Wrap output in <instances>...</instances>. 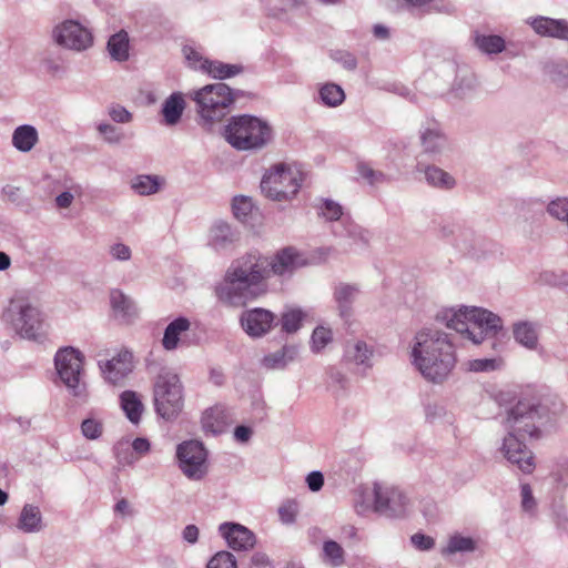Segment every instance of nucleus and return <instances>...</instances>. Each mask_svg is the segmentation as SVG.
I'll use <instances>...</instances> for the list:
<instances>
[{
  "label": "nucleus",
  "instance_id": "obj_6",
  "mask_svg": "<svg viewBox=\"0 0 568 568\" xmlns=\"http://www.w3.org/2000/svg\"><path fill=\"white\" fill-rule=\"evenodd\" d=\"M3 320L21 338L42 341L45 337L43 313L27 296H13L3 312Z\"/></svg>",
  "mask_w": 568,
  "mask_h": 568
},
{
  "label": "nucleus",
  "instance_id": "obj_15",
  "mask_svg": "<svg viewBox=\"0 0 568 568\" xmlns=\"http://www.w3.org/2000/svg\"><path fill=\"white\" fill-rule=\"evenodd\" d=\"M98 365L106 383L122 386L134 369L133 354L128 349H121L110 359L99 361Z\"/></svg>",
  "mask_w": 568,
  "mask_h": 568
},
{
  "label": "nucleus",
  "instance_id": "obj_9",
  "mask_svg": "<svg viewBox=\"0 0 568 568\" xmlns=\"http://www.w3.org/2000/svg\"><path fill=\"white\" fill-rule=\"evenodd\" d=\"M84 355L72 346H64L54 355V367L61 383L69 394L77 398L88 395L87 383L83 379Z\"/></svg>",
  "mask_w": 568,
  "mask_h": 568
},
{
  "label": "nucleus",
  "instance_id": "obj_63",
  "mask_svg": "<svg viewBox=\"0 0 568 568\" xmlns=\"http://www.w3.org/2000/svg\"><path fill=\"white\" fill-rule=\"evenodd\" d=\"M306 484L312 491L321 490L324 485L323 474L318 470L311 471L306 477Z\"/></svg>",
  "mask_w": 568,
  "mask_h": 568
},
{
  "label": "nucleus",
  "instance_id": "obj_58",
  "mask_svg": "<svg viewBox=\"0 0 568 568\" xmlns=\"http://www.w3.org/2000/svg\"><path fill=\"white\" fill-rule=\"evenodd\" d=\"M98 131L109 143H119L123 139V134L118 130V128L109 123H100L98 125Z\"/></svg>",
  "mask_w": 568,
  "mask_h": 568
},
{
  "label": "nucleus",
  "instance_id": "obj_45",
  "mask_svg": "<svg viewBox=\"0 0 568 568\" xmlns=\"http://www.w3.org/2000/svg\"><path fill=\"white\" fill-rule=\"evenodd\" d=\"M357 173L372 186L383 184L388 181V178L384 172L374 170L366 162H359L357 164Z\"/></svg>",
  "mask_w": 568,
  "mask_h": 568
},
{
  "label": "nucleus",
  "instance_id": "obj_46",
  "mask_svg": "<svg viewBox=\"0 0 568 568\" xmlns=\"http://www.w3.org/2000/svg\"><path fill=\"white\" fill-rule=\"evenodd\" d=\"M546 211L554 220L565 223L568 220V197L559 196L551 200Z\"/></svg>",
  "mask_w": 568,
  "mask_h": 568
},
{
  "label": "nucleus",
  "instance_id": "obj_59",
  "mask_svg": "<svg viewBox=\"0 0 568 568\" xmlns=\"http://www.w3.org/2000/svg\"><path fill=\"white\" fill-rule=\"evenodd\" d=\"M413 546L422 551L430 550L435 546V540L427 535L416 532L410 537Z\"/></svg>",
  "mask_w": 568,
  "mask_h": 568
},
{
  "label": "nucleus",
  "instance_id": "obj_57",
  "mask_svg": "<svg viewBox=\"0 0 568 568\" xmlns=\"http://www.w3.org/2000/svg\"><path fill=\"white\" fill-rule=\"evenodd\" d=\"M521 508L528 514H534L537 507L536 500L532 496V490L529 484H521L520 486Z\"/></svg>",
  "mask_w": 568,
  "mask_h": 568
},
{
  "label": "nucleus",
  "instance_id": "obj_60",
  "mask_svg": "<svg viewBox=\"0 0 568 568\" xmlns=\"http://www.w3.org/2000/svg\"><path fill=\"white\" fill-rule=\"evenodd\" d=\"M109 115L116 123H129L132 120V114L119 104L109 108Z\"/></svg>",
  "mask_w": 568,
  "mask_h": 568
},
{
  "label": "nucleus",
  "instance_id": "obj_26",
  "mask_svg": "<svg viewBox=\"0 0 568 568\" xmlns=\"http://www.w3.org/2000/svg\"><path fill=\"white\" fill-rule=\"evenodd\" d=\"M11 142L19 152H30L39 142L38 130L31 124L19 125L12 132Z\"/></svg>",
  "mask_w": 568,
  "mask_h": 568
},
{
  "label": "nucleus",
  "instance_id": "obj_2",
  "mask_svg": "<svg viewBox=\"0 0 568 568\" xmlns=\"http://www.w3.org/2000/svg\"><path fill=\"white\" fill-rule=\"evenodd\" d=\"M267 256L248 252L232 261L216 286L217 298L230 306H243L267 292Z\"/></svg>",
  "mask_w": 568,
  "mask_h": 568
},
{
  "label": "nucleus",
  "instance_id": "obj_24",
  "mask_svg": "<svg viewBox=\"0 0 568 568\" xmlns=\"http://www.w3.org/2000/svg\"><path fill=\"white\" fill-rule=\"evenodd\" d=\"M445 236L453 235V244L464 254L477 256L484 240L473 229L458 226L456 230H452L446 233V227L443 229Z\"/></svg>",
  "mask_w": 568,
  "mask_h": 568
},
{
  "label": "nucleus",
  "instance_id": "obj_34",
  "mask_svg": "<svg viewBox=\"0 0 568 568\" xmlns=\"http://www.w3.org/2000/svg\"><path fill=\"white\" fill-rule=\"evenodd\" d=\"M343 88L334 82H326L318 88L317 101L327 108H336L345 101Z\"/></svg>",
  "mask_w": 568,
  "mask_h": 568
},
{
  "label": "nucleus",
  "instance_id": "obj_54",
  "mask_svg": "<svg viewBox=\"0 0 568 568\" xmlns=\"http://www.w3.org/2000/svg\"><path fill=\"white\" fill-rule=\"evenodd\" d=\"M297 513L298 505L294 500H288L278 508L280 519L285 525L294 524L296 520Z\"/></svg>",
  "mask_w": 568,
  "mask_h": 568
},
{
  "label": "nucleus",
  "instance_id": "obj_1",
  "mask_svg": "<svg viewBox=\"0 0 568 568\" xmlns=\"http://www.w3.org/2000/svg\"><path fill=\"white\" fill-rule=\"evenodd\" d=\"M550 422V416L545 406L532 399H520L507 412L505 427L507 435L504 437L501 453L511 464L525 474H530L535 468L532 453L528 449L526 438H538L541 428Z\"/></svg>",
  "mask_w": 568,
  "mask_h": 568
},
{
  "label": "nucleus",
  "instance_id": "obj_4",
  "mask_svg": "<svg viewBox=\"0 0 568 568\" xmlns=\"http://www.w3.org/2000/svg\"><path fill=\"white\" fill-rule=\"evenodd\" d=\"M446 326L465 335L474 344L496 337L504 328L503 320L495 313L475 306H463L444 313Z\"/></svg>",
  "mask_w": 568,
  "mask_h": 568
},
{
  "label": "nucleus",
  "instance_id": "obj_36",
  "mask_svg": "<svg viewBox=\"0 0 568 568\" xmlns=\"http://www.w3.org/2000/svg\"><path fill=\"white\" fill-rule=\"evenodd\" d=\"M477 542L471 537L455 534L449 537L447 545L443 548V556H450L458 552H473L476 550Z\"/></svg>",
  "mask_w": 568,
  "mask_h": 568
},
{
  "label": "nucleus",
  "instance_id": "obj_61",
  "mask_svg": "<svg viewBox=\"0 0 568 568\" xmlns=\"http://www.w3.org/2000/svg\"><path fill=\"white\" fill-rule=\"evenodd\" d=\"M554 79L562 85H568V62L560 61L554 64Z\"/></svg>",
  "mask_w": 568,
  "mask_h": 568
},
{
  "label": "nucleus",
  "instance_id": "obj_30",
  "mask_svg": "<svg viewBox=\"0 0 568 568\" xmlns=\"http://www.w3.org/2000/svg\"><path fill=\"white\" fill-rule=\"evenodd\" d=\"M191 323L184 317L180 316L169 323L164 329L162 346L165 351H174L179 346L180 336L190 329Z\"/></svg>",
  "mask_w": 568,
  "mask_h": 568
},
{
  "label": "nucleus",
  "instance_id": "obj_35",
  "mask_svg": "<svg viewBox=\"0 0 568 568\" xmlns=\"http://www.w3.org/2000/svg\"><path fill=\"white\" fill-rule=\"evenodd\" d=\"M297 354L295 346H284L282 349L265 355L262 359L264 367L268 369L284 368L288 362H292Z\"/></svg>",
  "mask_w": 568,
  "mask_h": 568
},
{
  "label": "nucleus",
  "instance_id": "obj_10",
  "mask_svg": "<svg viewBox=\"0 0 568 568\" xmlns=\"http://www.w3.org/2000/svg\"><path fill=\"white\" fill-rule=\"evenodd\" d=\"M302 182V173L297 169L280 163L263 175L261 191L270 200L288 201L297 194Z\"/></svg>",
  "mask_w": 568,
  "mask_h": 568
},
{
  "label": "nucleus",
  "instance_id": "obj_41",
  "mask_svg": "<svg viewBox=\"0 0 568 568\" xmlns=\"http://www.w3.org/2000/svg\"><path fill=\"white\" fill-rule=\"evenodd\" d=\"M183 55L186 60L189 68L205 73L207 65L211 62L210 59L205 58L203 53L195 47L185 44L182 48Z\"/></svg>",
  "mask_w": 568,
  "mask_h": 568
},
{
  "label": "nucleus",
  "instance_id": "obj_5",
  "mask_svg": "<svg viewBox=\"0 0 568 568\" xmlns=\"http://www.w3.org/2000/svg\"><path fill=\"white\" fill-rule=\"evenodd\" d=\"M224 135L226 141L239 151H258L271 142L273 130L266 121L243 114L230 120Z\"/></svg>",
  "mask_w": 568,
  "mask_h": 568
},
{
  "label": "nucleus",
  "instance_id": "obj_16",
  "mask_svg": "<svg viewBox=\"0 0 568 568\" xmlns=\"http://www.w3.org/2000/svg\"><path fill=\"white\" fill-rule=\"evenodd\" d=\"M267 278L273 275L291 276L297 268L306 264L304 256L292 246L280 250L273 257L267 256Z\"/></svg>",
  "mask_w": 568,
  "mask_h": 568
},
{
  "label": "nucleus",
  "instance_id": "obj_17",
  "mask_svg": "<svg viewBox=\"0 0 568 568\" xmlns=\"http://www.w3.org/2000/svg\"><path fill=\"white\" fill-rule=\"evenodd\" d=\"M240 242V232L224 221L212 224L207 235V246L216 253H230Z\"/></svg>",
  "mask_w": 568,
  "mask_h": 568
},
{
  "label": "nucleus",
  "instance_id": "obj_52",
  "mask_svg": "<svg viewBox=\"0 0 568 568\" xmlns=\"http://www.w3.org/2000/svg\"><path fill=\"white\" fill-rule=\"evenodd\" d=\"M404 1L412 12H416L418 14H427V13L440 11L439 7L435 3V0H404Z\"/></svg>",
  "mask_w": 568,
  "mask_h": 568
},
{
  "label": "nucleus",
  "instance_id": "obj_11",
  "mask_svg": "<svg viewBox=\"0 0 568 568\" xmlns=\"http://www.w3.org/2000/svg\"><path fill=\"white\" fill-rule=\"evenodd\" d=\"M176 460L183 475L191 480H201L209 470L207 450L202 442L184 440L176 447Z\"/></svg>",
  "mask_w": 568,
  "mask_h": 568
},
{
  "label": "nucleus",
  "instance_id": "obj_13",
  "mask_svg": "<svg viewBox=\"0 0 568 568\" xmlns=\"http://www.w3.org/2000/svg\"><path fill=\"white\" fill-rule=\"evenodd\" d=\"M373 496V508L377 514L388 518H398L406 514L408 499L400 489L375 484Z\"/></svg>",
  "mask_w": 568,
  "mask_h": 568
},
{
  "label": "nucleus",
  "instance_id": "obj_49",
  "mask_svg": "<svg viewBox=\"0 0 568 568\" xmlns=\"http://www.w3.org/2000/svg\"><path fill=\"white\" fill-rule=\"evenodd\" d=\"M232 210L236 219L244 221L253 210L252 200L244 195H237L232 201Z\"/></svg>",
  "mask_w": 568,
  "mask_h": 568
},
{
  "label": "nucleus",
  "instance_id": "obj_42",
  "mask_svg": "<svg viewBox=\"0 0 568 568\" xmlns=\"http://www.w3.org/2000/svg\"><path fill=\"white\" fill-rule=\"evenodd\" d=\"M536 283L554 287H568V272L546 270L538 274Z\"/></svg>",
  "mask_w": 568,
  "mask_h": 568
},
{
  "label": "nucleus",
  "instance_id": "obj_31",
  "mask_svg": "<svg viewBox=\"0 0 568 568\" xmlns=\"http://www.w3.org/2000/svg\"><path fill=\"white\" fill-rule=\"evenodd\" d=\"M110 303L116 317L129 322L138 315L134 301L124 295L120 290L111 291Z\"/></svg>",
  "mask_w": 568,
  "mask_h": 568
},
{
  "label": "nucleus",
  "instance_id": "obj_18",
  "mask_svg": "<svg viewBox=\"0 0 568 568\" xmlns=\"http://www.w3.org/2000/svg\"><path fill=\"white\" fill-rule=\"evenodd\" d=\"M275 322V315L265 308H252L242 313L240 323L243 331L251 337L265 335Z\"/></svg>",
  "mask_w": 568,
  "mask_h": 568
},
{
  "label": "nucleus",
  "instance_id": "obj_38",
  "mask_svg": "<svg viewBox=\"0 0 568 568\" xmlns=\"http://www.w3.org/2000/svg\"><path fill=\"white\" fill-rule=\"evenodd\" d=\"M424 174L425 180L432 186L448 190L455 185V179L438 166L427 165L424 169Z\"/></svg>",
  "mask_w": 568,
  "mask_h": 568
},
{
  "label": "nucleus",
  "instance_id": "obj_19",
  "mask_svg": "<svg viewBox=\"0 0 568 568\" xmlns=\"http://www.w3.org/2000/svg\"><path fill=\"white\" fill-rule=\"evenodd\" d=\"M219 531L234 551H247L256 544L254 532L237 523H223L220 525Z\"/></svg>",
  "mask_w": 568,
  "mask_h": 568
},
{
  "label": "nucleus",
  "instance_id": "obj_3",
  "mask_svg": "<svg viewBox=\"0 0 568 568\" xmlns=\"http://www.w3.org/2000/svg\"><path fill=\"white\" fill-rule=\"evenodd\" d=\"M410 357L422 376L433 383H443L456 364L449 335L436 328H423L416 333Z\"/></svg>",
  "mask_w": 568,
  "mask_h": 568
},
{
  "label": "nucleus",
  "instance_id": "obj_20",
  "mask_svg": "<svg viewBox=\"0 0 568 568\" xmlns=\"http://www.w3.org/2000/svg\"><path fill=\"white\" fill-rule=\"evenodd\" d=\"M526 23L539 37L568 41V20L554 19L545 16L530 17Z\"/></svg>",
  "mask_w": 568,
  "mask_h": 568
},
{
  "label": "nucleus",
  "instance_id": "obj_12",
  "mask_svg": "<svg viewBox=\"0 0 568 568\" xmlns=\"http://www.w3.org/2000/svg\"><path fill=\"white\" fill-rule=\"evenodd\" d=\"M51 37L57 45L74 52H83L93 45L92 32L73 19L58 23Z\"/></svg>",
  "mask_w": 568,
  "mask_h": 568
},
{
  "label": "nucleus",
  "instance_id": "obj_29",
  "mask_svg": "<svg viewBox=\"0 0 568 568\" xmlns=\"http://www.w3.org/2000/svg\"><path fill=\"white\" fill-rule=\"evenodd\" d=\"M185 109V101L181 92H173L163 102L161 114L166 125H175L180 122Z\"/></svg>",
  "mask_w": 568,
  "mask_h": 568
},
{
  "label": "nucleus",
  "instance_id": "obj_14",
  "mask_svg": "<svg viewBox=\"0 0 568 568\" xmlns=\"http://www.w3.org/2000/svg\"><path fill=\"white\" fill-rule=\"evenodd\" d=\"M419 141L423 153L433 160H439L450 151L448 138L435 120H426L420 125Z\"/></svg>",
  "mask_w": 568,
  "mask_h": 568
},
{
  "label": "nucleus",
  "instance_id": "obj_33",
  "mask_svg": "<svg viewBox=\"0 0 568 568\" xmlns=\"http://www.w3.org/2000/svg\"><path fill=\"white\" fill-rule=\"evenodd\" d=\"M164 184V179L153 174H139L130 181L131 189L141 196L158 193Z\"/></svg>",
  "mask_w": 568,
  "mask_h": 568
},
{
  "label": "nucleus",
  "instance_id": "obj_23",
  "mask_svg": "<svg viewBox=\"0 0 568 568\" xmlns=\"http://www.w3.org/2000/svg\"><path fill=\"white\" fill-rule=\"evenodd\" d=\"M359 294L361 288L356 284L341 282L334 286L333 298L343 320L347 321L353 315V305Z\"/></svg>",
  "mask_w": 568,
  "mask_h": 568
},
{
  "label": "nucleus",
  "instance_id": "obj_27",
  "mask_svg": "<svg viewBox=\"0 0 568 568\" xmlns=\"http://www.w3.org/2000/svg\"><path fill=\"white\" fill-rule=\"evenodd\" d=\"M17 528L26 534L42 530L43 521L40 508L32 504H26L18 518Z\"/></svg>",
  "mask_w": 568,
  "mask_h": 568
},
{
  "label": "nucleus",
  "instance_id": "obj_32",
  "mask_svg": "<svg viewBox=\"0 0 568 568\" xmlns=\"http://www.w3.org/2000/svg\"><path fill=\"white\" fill-rule=\"evenodd\" d=\"M106 50L112 60L124 62L130 57V39L125 30L112 34L106 43Z\"/></svg>",
  "mask_w": 568,
  "mask_h": 568
},
{
  "label": "nucleus",
  "instance_id": "obj_47",
  "mask_svg": "<svg viewBox=\"0 0 568 568\" xmlns=\"http://www.w3.org/2000/svg\"><path fill=\"white\" fill-rule=\"evenodd\" d=\"M303 313L300 310H290L282 315V329L286 333H295L301 327Z\"/></svg>",
  "mask_w": 568,
  "mask_h": 568
},
{
  "label": "nucleus",
  "instance_id": "obj_7",
  "mask_svg": "<svg viewBox=\"0 0 568 568\" xmlns=\"http://www.w3.org/2000/svg\"><path fill=\"white\" fill-rule=\"evenodd\" d=\"M190 97L195 102L201 121L210 125L222 121L235 101L234 91L222 82L206 84L194 90Z\"/></svg>",
  "mask_w": 568,
  "mask_h": 568
},
{
  "label": "nucleus",
  "instance_id": "obj_51",
  "mask_svg": "<svg viewBox=\"0 0 568 568\" xmlns=\"http://www.w3.org/2000/svg\"><path fill=\"white\" fill-rule=\"evenodd\" d=\"M333 334L329 328L318 326L312 334V349L314 352L322 351L331 341Z\"/></svg>",
  "mask_w": 568,
  "mask_h": 568
},
{
  "label": "nucleus",
  "instance_id": "obj_56",
  "mask_svg": "<svg viewBox=\"0 0 568 568\" xmlns=\"http://www.w3.org/2000/svg\"><path fill=\"white\" fill-rule=\"evenodd\" d=\"M81 186L78 185V184H73L70 186V189L68 191H64L62 193H60L57 197H55V205L59 209H68L73 200H74V196L75 195H80L81 194Z\"/></svg>",
  "mask_w": 568,
  "mask_h": 568
},
{
  "label": "nucleus",
  "instance_id": "obj_53",
  "mask_svg": "<svg viewBox=\"0 0 568 568\" xmlns=\"http://www.w3.org/2000/svg\"><path fill=\"white\" fill-rule=\"evenodd\" d=\"M503 359L497 358H479L469 363V367L474 372H493L501 368Z\"/></svg>",
  "mask_w": 568,
  "mask_h": 568
},
{
  "label": "nucleus",
  "instance_id": "obj_22",
  "mask_svg": "<svg viewBox=\"0 0 568 568\" xmlns=\"http://www.w3.org/2000/svg\"><path fill=\"white\" fill-rule=\"evenodd\" d=\"M374 349L366 342L356 339L346 343L344 361L354 366L358 372L365 373L373 366Z\"/></svg>",
  "mask_w": 568,
  "mask_h": 568
},
{
  "label": "nucleus",
  "instance_id": "obj_28",
  "mask_svg": "<svg viewBox=\"0 0 568 568\" xmlns=\"http://www.w3.org/2000/svg\"><path fill=\"white\" fill-rule=\"evenodd\" d=\"M120 407L126 418L134 425L141 422L144 405L140 395L134 390H124L120 394Z\"/></svg>",
  "mask_w": 568,
  "mask_h": 568
},
{
  "label": "nucleus",
  "instance_id": "obj_43",
  "mask_svg": "<svg viewBox=\"0 0 568 568\" xmlns=\"http://www.w3.org/2000/svg\"><path fill=\"white\" fill-rule=\"evenodd\" d=\"M316 207L318 210V214L323 216L326 221H339L343 219V207L339 203L331 200L321 197L317 200Z\"/></svg>",
  "mask_w": 568,
  "mask_h": 568
},
{
  "label": "nucleus",
  "instance_id": "obj_44",
  "mask_svg": "<svg viewBox=\"0 0 568 568\" xmlns=\"http://www.w3.org/2000/svg\"><path fill=\"white\" fill-rule=\"evenodd\" d=\"M426 420L429 423L445 422L453 423V415L438 402H427L424 405Z\"/></svg>",
  "mask_w": 568,
  "mask_h": 568
},
{
  "label": "nucleus",
  "instance_id": "obj_8",
  "mask_svg": "<svg viewBox=\"0 0 568 568\" xmlns=\"http://www.w3.org/2000/svg\"><path fill=\"white\" fill-rule=\"evenodd\" d=\"M183 402V386L178 374L162 368L153 384L155 413L165 420H172L182 410Z\"/></svg>",
  "mask_w": 568,
  "mask_h": 568
},
{
  "label": "nucleus",
  "instance_id": "obj_39",
  "mask_svg": "<svg viewBox=\"0 0 568 568\" xmlns=\"http://www.w3.org/2000/svg\"><path fill=\"white\" fill-rule=\"evenodd\" d=\"M476 47L484 53L497 54L505 50V39L497 34H476Z\"/></svg>",
  "mask_w": 568,
  "mask_h": 568
},
{
  "label": "nucleus",
  "instance_id": "obj_48",
  "mask_svg": "<svg viewBox=\"0 0 568 568\" xmlns=\"http://www.w3.org/2000/svg\"><path fill=\"white\" fill-rule=\"evenodd\" d=\"M206 568H237V564L233 554L222 550L209 560Z\"/></svg>",
  "mask_w": 568,
  "mask_h": 568
},
{
  "label": "nucleus",
  "instance_id": "obj_37",
  "mask_svg": "<svg viewBox=\"0 0 568 568\" xmlns=\"http://www.w3.org/2000/svg\"><path fill=\"white\" fill-rule=\"evenodd\" d=\"M243 72V65L241 64H231V63H224L219 60H211V62L207 65V70L205 74L219 79V80H225L233 78L235 75H239Z\"/></svg>",
  "mask_w": 568,
  "mask_h": 568
},
{
  "label": "nucleus",
  "instance_id": "obj_25",
  "mask_svg": "<svg viewBox=\"0 0 568 568\" xmlns=\"http://www.w3.org/2000/svg\"><path fill=\"white\" fill-rule=\"evenodd\" d=\"M539 324L532 321H517L511 327L515 342L528 351L539 349Z\"/></svg>",
  "mask_w": 568,
  "mask_h": 568
},
{
  "label": "nucleus",
  "instance_id": "obj_21",
  "mask_svg": "<svg viewBox=\"0 0 568 568\" xmlns=\"http://www.w3.org/2000/svg\"><path fill=\"white\" fill-rule=\"evenodd\" d=\"M333 234L345 240L351 250H363L369 241V233L347 217L333 227Z\"/></svg>",
  "mask_w": 568,
  "mask_h": 568
},
{
  "label": "nucleus",
  "instance_id": "obj_64",
  "mask_svg": "<svg viewBox=\"0 0 568 568\" xmlns=\"http://www.w3.org/2000/svg\"><path fill=\"white\" fill-rule=\"evenodd\" d=\"M111 255L119 261H128L131 257V250L123 243H116L111 246Z\"/></svg>",
  "mask_w": 568,
  "mask_h": 568
},
{
  "label": "nucleus",
  "instance_id": "obj_50",
  "mask_svg": "<svg viewBox=\"0 0 568 568\" xmlns=\"http://www.w3.org/2000/svg\"><path fill=\"white\" fill-rule=\"evenodd\" d=\"M331 59L341 64L347 71H354L357 68L356 57L347 50H335L329 54Z\"/></svg>",
  "mask_w": 568,
  "mask_h": 568
},
{
  "label": "nucleus",
  "instance_id": "obj_55",
  "mask_svg": "<svg viewBox=\"0 0 568 568\" xmlns=\"http://www.w3.org/2000/svg\"><path fill=\"white\" fill-rule=\"evenodd\" d=\"M102 423L94 418H87L81 424V432L88 439H98L102 434Z\"/></svg>",
  "mask_w": 568,
  "mask_h": 568
},
{
  "label": "nucleus",
  "instance_id": "obj_62",
  "mask_svg": "<svg viewBox=\"0 0 568 568\" xmlns=\"http://www.w3.org/2000/svg\"><path fill=\"white\" fill-rule=\"evenodd\" d=\"M250 561L252 568H273L272 560L262 551L254 552Z\"/></svg>",
  "mask_w": 568,
  "mask_h": 568
},
{
  "label": "nucleus",
  "instance_id": "obj_40",
  "mask_svg": "<svg viewBox=\"0 0 568 568\" xmlns=\"http://www.w3.org/2000/svg\"><path fill=\"white\" fill-rule=\"evenodd\" d=\"M322 559L332 567H341L345 564V551L338 542L328 539L323 544Z\"/></svg>",
  "mask_w": 568,
  "mask_h": 568
}]
</instances>
